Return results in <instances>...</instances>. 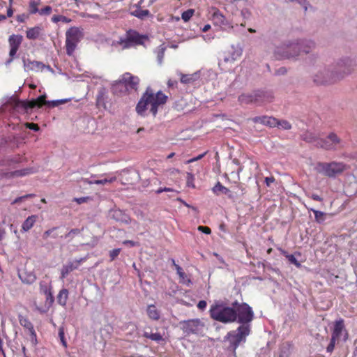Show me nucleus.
Segmentation results:
<instances>
[{
    "label": "nucleus",
    "instance_id": "obj_1",
    "mask_svg": "<svg viewBox=\"0 0 357 357\" xmlns=\"http://www.w3.org/2000/svg\"><path fill=\"white\" fill-rule=\"evenodd\" d=\"M232 307L236 314V321L241 325L236 331H230L226 336L229 344L228 349L235 351L241 342H245L250 333V325L254 318L252 307L245 303H238L237 301L232 303Z\"/></svg>",
    "mask_w": 357,
    "mask_h": 357
},
{
    "label": "nucleus",
    "instance_id": "obj_2",
    "mask_svg": "<svg viewBox=\"0 0 357 357\" xmlns=\"http://www.w3.org/2000/svg\"><path fill=\"white\" fill-rule=\"evenodd\" d=\"M351 61L349 58H344L331 66H321L313 74V82L317 84L333 83L349 73V67Z\"/></svg>",
    "mask_w": 357,
    "mask_h": 357
},
{
    "label": "nucleus",
    "instance_id": "obj_3",
    "mask_svg": "<svg viewBox=\"0 0 357 357\" xmlns=\"http://www.w3.org/2000/svg\"><path fill=\"white\" fill-rule=\"evenodd\" d=\"M167 98V96L161 91L154 93L152 89L148 86L138 101L135 110L141 116H145L147 106L151 105L150 112L155 117L158 113V107L165 105Z\"/></svg>",
    "mask_w": 357,
    "mask_h": 357
},
{
    "label": "nucleus",
    "instance_id": "obj_4",
    "mask_svg": "<svg viewBox=\"0 0 357 357\" xmlns=\"http://www.w3.org/2000/svg\"><path fill=\"white\" fill-rule=\"evenodd\" d=\"M211 317L221 323L227 324L236 321V314L231 306L227 305L222 301H215L209 310Z\"/></svg>",
    "mask_w": 357,
    "mask_h": 357
},
{
    "label": "nucleus",
    "instance_id": "obj_5",
    "mask_svg": "<svg viewBox=\"0 0 357 357\" xmlns=\"http://www.w3.org/2000/svg\"><path fill=\"white\" fill-rule=\"evenodd\" d=\"M273 98V94L270 91L257 90L252 93H242L238 96V101L241 104H252L254 103L260 106L266 102L272 101Z\"/></svg>",
    "mask_w": 357,
    "mask_h": 357
},
{
    "label": "nucleus",
    "instance_id": "obj_6",
    "mask_svg": "<svg viewBox=\"0 0 357 357\" xmlns=\"http://www.w3.org/2000/svg\"><path fill=\"white\" fill-rule=\"evenodd\" d=\"M347 168V165L342 162L333 161L331 162H319L314 169L320 174L329 178H335L341 174Z\"/></svg>",
    "mask_w": 357,
    "mask_h": 357
},
{
    "label": "nucleus",
    "instance_id": "obj_7",
    "mask_svg": "<svg viewBox=\"0 0 357 357\" xmlns=\"http://www.w3.org/2000/svg\"><path fill=\"white\" fill-rule=\"evenodd\" d=\"M300 53L297 39L287 40L275 50V54L280 59H296Z\"/></svg>",
    "mask_w": 357,
    "mask_h": 357
},
{
    "label": "nucleus",
    "instance_id": "obj_8",
    "mask_svg": "<svg viewBox=\"0 0 357 357\" xmlns=\"http://www.w3.org/2000/svg\"><path fill=\"white\" fill-rule=\"evenodd\" d=\"M46 100V95H41L36 99L31 100H20L15 97H11L8 103L11 105L15 109H22L28 112L29 110L38 107H41L43 105H48Z\"/></svg>",
    "mask_w": 357,
    "mask_h": 357
},
{
    "label": "nucleus",
    "instance_id": "obj_9",
    "mask_svg": "<svg viewBox=\"0 0 357 357\" xmlns=\"http://www.w3.org/2000/svg\"><path fill=\"white\" fill-rule=\"evenodd\" d=\"M148 40L147 35L139 34L135 30L129 29L124 37L120 38L118 44L122 47V49H128L133 46L144 45Z\"/></svg>",
    "mask_w": 357,
    "mask_h": 357
},
{
    "label": "nucleus",
    "instance_id": "obj_10",
    "mask_svg": "<svg viewBox=\"0 0 357 357\" xmlns=\"http://www.w3.org/2000/svg\"><path fill=\"white\" fill-rule=\"evenodd\" d=\"M66 53L70 56L73 54L77 43L83 38L82 29L78 27H70L66 32Z\"/></svg>",
    "mask_w": 357,
    "mask_h": 357
},
{
    "label": "nucleus",
    "instance_id": "obj_11",
    "mask_svg": "<svg viewBox=\"0 0 357 357\" xmlns=\"http://www.w3.org/2000/svg\"><path fill=\"white\" fill-rule=\"evenodd\" d=\"M317 147L327 151H335L343 147L342 140L334 132H331L325 139H321Z\"/></svg>",
    "mask_w": 357,
    "mask_h": 357
},
{
    "label": "nucleus",
    "instance_id": "obj_12",
    "mask_svg": "<svg viewBox=\"0 0 357 357\" xmlns=\"http://www.w3.org/2000/svg\"><path fill=\"white\" fill-rule=\"evenodd\" d=\"M180 324L183 333L187 335L201 334L204 328V324L199 319L185 320Z\"/></svg>",
    "mask_w": 357,
    "mask_h": 357
},
{
    "label": "nucleus",
    "instance_id": "obj_13",
    "mask_svg": "<svg viewBox=\"0 0 357 357\" xmlns=\"http://www.w3.org/2000/svg\"><path fill=\"white\" fill-rule=\"evenodd\" d=\"M23 37L20 34H12L8 38V44L10 47L9 59L6 61V65L8 66L12 63L15 58L18 49L22 44Z\"/></svg>",
    "mask_w": 357,
    "mask_h": 357
},
{
    "label": "nucleus",
    "instance_id": "obj_14",
    "mask_svg": "<svg viewBox=\"0 0 357 357\" xmlns=\"http://www.w3.org/2000/svg\"><path fill=\"white\" fill-rule=\"evenodd\" d=\"M18 277L22 283L29 285L33 284L37 279L34 270L26 266L18 271Z\"/></svg>",
    "mask_w": 357,
    "mask_h": 357
},
{
    "label": "nucleus",
    "instance_id": "obj_15",
    "mask_svg": "<svg viewBox=\"0 0 357 357\" xmlns=\"http://www.w3.org/2000/svg\"><path fill=\"white\" fill-rule=\"evenodd\" d=\"M243 53V49L240 45H232L231 50L223 54V61L225 63H234Z\"/></svg>",
    "mask_w": 357,
    "mask_h": 357
},
{
    "label": "nucleus",
    "instance_id": "obj_16",
    "mask_svg": "<svg viewBox=\"0 0 357 357\" xmlns=\"http://www.w3.org/2000/svg\"><path fill=\"white\" fill-rule=\"evenodd\" d=\"M108 217L109 218L112 219L116 222L127 225L131 222L130 216L128 214H126L124 211L119 208L109 210Z\"/></svg>",
    "mask_w": 357,
    "mask_h": 357
},
{
    "label": "nucleus",
    "instance_id": "obj_17",
    "mask_svg": "<svg viewBox=\"0 0 357 357\" xmlns=\"http://www.w3.org/2000/svg\"><path fill=\"white\" fill-rule=\"evenodd\" d=\"M85 260L86 258L83 257L73 261H69L66 264L63 265L61 270V279L63 280L66 278L70 272L77 269L79 265Z\"/></svg>",
    "mask_w": 357,
    "mask_h": 357
},
{
    "label": "nucleus",
    "instance_id": "obj_18",
    "mask_svg": "<svg viewBox=\"0 0 357 357\" xmlns=\"http://www.w3.org/2000/svg\"><path fill=\"white\" fill-rule=\"evenodd\" d=\"M248 121H251L254 123H259L269 128H275L276 127V123H278V119L266 115L250 118L248 119Z\"/></svg>",
    "mask_w": 357,
    "mask_h": 357
},
{
    "label": "nucleus",
    "instance_id": "obj_19",
    "mask_svg": "<svg viewBox=\"0 0 357 357\" xmlns=\"http://www.w3.org/2000/svg\"><path fill=\"white\" fill-rule=\"evenodd\" d=\"M23 66L25 71H39L42 70L44 68H47L48 70H52L50 66H46L42 62L36 61H31L29 59H25L23 58Z\"/></svg>",
    "mask_w": 357,
    "mask_h": 357
},
{
    "label": "nucleus",
    "instance_id": "obj_20",
    "mask_svg": "<svg viewBox=\"0 0 357 357\" xmlns=\"http://www.w3.org/2000/svg\"><path fill=\"white\" fill-rule=\"evenodd\" d=\"M19 321L21 326L28 330L31 336V340L36 344L37 342V335L32 323L27 318L21 315L19 316Z\"/></svg>",
    "mask_w": 357,
    "mask_h": 357
},
{
    "label": "nucleus",
    "instance_id": "obj_21",
    "mask_svg": "<svg viewBox=\"0 0 357 357\" xmlns=\"http://www.w3.org/2000/svg\"><path fill=\"white\" fill-rule=\"evenodd\" d=\"M122 77L128 89L130 88L135 91L137 90L139 83V79L138 77L134 76L129 73H126L122 75Z\"/></svg>",
    "mask_w": 357,
    "mask_h": 357
},
{
    "label": "nucleus",
    "instance_id": "obj_22",
    "mask_svg": "<svg viewBox=\"0 0 357 357\" xmlns=\"http://www.w3.org/2000/svg\"><path fill=\"white\" fill-rule=\"evenodd\" d=\"M297 41L298 42L301 52L308 54L316 47V43L312 40L297 39Z\"/></svg>",
    "mask_w": 357,
    "mask_h": 357
},
{
    "label": "nucleus",
    "instance_id": "obj_23",
    "mask_svg": "<svg viewBox=\"0 0 357 357\" xmlns=\"http://www.w3.org/2000/svg\"><path fill=\"white\" fill-rule=\"evenodd\" d=\"M130 15L140 20H144L150 15L149 10H142L139 5H134L130 8Z\"/></svg>",
    "mask_w": 357,
    "mask_h": 357
},
{
    "label": "nucleus",
    "instance_id": "obj_24",
    "mask_svg": "<svg viewBox=\"0 0 357 357\" xmlns=\"http://www.w3.org/2000/svg\"><path fill=\"white\" fill-rule=\"evenodd\" d=\"M112 91L113 93L116 95H121L123 93H126L128 91L126 84L124 83L123 80L122 76L121 79L118 81H116L112 86Z\"/></svg>",
    "mask_w": 357,
    "mask_h": 357
},
{
    "label": "nucleus",
    "instance_id": "obj_25",
    "mask_svg": "<svg viewBox=\"0 0 357 357\" xmlns=\"http://www.w3.org/2000/svg\"><path fill=\"white\" fill-rule=\"evenodd\" d=\"M344 321L342 319H340L335 321L334 325V329L332 334V338L339 340L344 332Z\"/></svg>",
    "mask_w": 357,
    "mask_h": 357
},
{
    "label": "nucleus",
    "instance_id": "obj_26",
    "mask_svg": "<svg viewBox=\"0 0 357 357\" xmlns=\"http://www.w3.org/2000/svg\"><path fill=\"white\" fill-rule=\"evenodd\" d=\"M213 20L216 24H220V25L225 26V29L227 27H228L229 29H233L234 28L233 25H231V24L228 20H227L225 17L218 12L214 13Z\"/></svg>",
    "mask_w": 357,
    "mask_h": 357
},
{
    "label": "nucleus",
    "instance_id": "obj_27",
    "mask_svg": "<svg viewBox=\"0 0 357 357\" xmlns=\"http://www.w3.org/2000/svg\"><path fill=\"white\" fill-rule=\"evenodd\" d=\"M42 31L43 29L39 26L29 28L26 31V36L29 40H36L40 36Z\"/></svg>",
    "mask_w": 357,
    "mask_h": 357
},
{
    "label": "nucleus",
    "instance_id": "obj_28",
    "mask_svg": "<svg viewBox=\"0 0 357 357\" xmlns=\"http://www.w3.org/2000/svg\"><path fill=\"white\" fill-rule=\"evenodd\" d=\"M213 192L217 195L220 193L227 195L230 199L234 197L231 190L223 186L220 182H218L216 185L213 188Z\"/></svg>",
    "mask_w": 357,
    "mask_h": 357
},
{
    "label": "nucleus",
    "instance_id": "obj_29",
    "mask_svg": "<svg viewBox=\"0 0 357 357\" xmlns=\"http://www.w3.org/2000/svg\"><path fill=\"white\" fill-rule=\"evenodd\" d=\"M301 139L307 142V143H313L317 146L318 144V142L320 141V138H319L314 133L310 132H305L301 136Z\"/></svg>",
    "mask_w": 357,
    "mask_h": 357
},
{
    "label": "nucleus",
    "instance_id": "obj_30",
    "mask_svg": "<svg viewBox=\"0 0 357 357\" xmlns=\"http://www.w3.org/2000/svg\"><path fill=\"white\" fill-rule=\"evenodd\" d=\"M199 77V75L198 73L188 75L181 74V82L183 84H188L197 81Z\"/></svg>",
    "mask_w": 357,
    "mask_h": 357
},
{
    "label": "nucleus",
    "instance_id": "obj_31",
    "mask_svg": "<svg viewBox=\"0 0 357 357\" xmlns=\"http://www.w3.org/2000/svg\"><path fill=\"white\" fill-rule=\"evenodd\" d=\"M68 298V290L67 289H62L57 295V302L61 306H65L67 303Z\"/></svg>",
    "mask_w": 357,
    "mask_h": 357
},
{
    "label": "nucleus",
    "instance_id": "obj_32",
    "mask_svg": "<svg viewBox=\"0 0 357 357\" xmlns=\"http://www.w3.org/2000/svg\"><path fill=\"white\" fill-rule=\"evenodd\" d=\"M36 220V215L29 216L22 223V229L24 231H28L29 229H31L33 227Z\"/></svg>",
    "mask_w": 357,
    "mask_h": 357
},
{
    "label": "nucleus",
    "instance_id": "obj_33",
    "mask_svg": "<svg viewBox=\"0 0 357 357\" xmlns=\"http://www.w3.org/2000/svg\"><path fill=\"white\" fill-rule=\"evenodd\" d=\"M147 314L149 318L153 320H158L160 318V313L154 305H148Z\"/></svg>",
    "mask_w": 357,
    "mask_h": 357
},
{
    "label": "nucleus",
    "instance_id": "obj_34",
    "mask_svg": "<svg viewBox=\"0 0 357 357\" xmlns=\"http://www.w3.org/2000/svg\"><path fill=\"white\" fill-rule=\"evenodd\" d=\"M32 172L31 169L26 168L20 170H16L10 173H6L5 175L8 176V175L10 176L13 177H18V176H26L27 174H29Z\"/></svg>",
    "mask_w": 357,
    "mask_h": 357
},
{
    "label": "nucleus",
    "instance_id": "obj_35",
    "mask_svg": "<svg viewBox=\"0 0 357 357\" xmlns=\"http://www.w3.org/2000/svg\"><path fill=\"white\" fill-rule=\"evenodd\" d=\"M165 50H166V47L164 46L163 45H160L155 50V53L157 55V61H158V63L159 65H162V63Z\"/></svg>",
    "mask_w": 357,
    "mask_h": 357
},
{
    "label": "nucleus",
    "instance_id": "obj_36",
    "mask_svg": "<svg viewBox=\"0 0 357 357\" xmlns=\"http://www.w3.org/2000/svg\"><path fill=\"white\" fill-rule=\"evenodd\" d=\"M310 211L314 213L315 221L317 223L321 224L325 221L326 217L327 215L326 213L313 208H310Z\"/></svg>",
    "mask_w": 357,
    "mask_h": 357
},
{
    "label": "nucleus",
    "instance_id": "obj_37",
    "mask_svg": "<svg viewBox=\"0 0 357 357\" xmlns=\"http://www.w3.org/2000/svg\"><path fill=\"white\" fill-rule=\"evenodd\" d=\"M107 96L106 89L105 88H100L98 90V93L97 95V104L100 105L105 104V100Z\"/></svg>",
    "mask_w": 357,
    "mask_h": 357
},
{
    "label": "nucleus",
    "instance_id": "obj_38",
    "mask_svg": "<svg viewBox=\"0 0 357 357\" xmlns=\"http://www.w3.org/2000/svg\"><path fill=\"white\" fill-rule=\"evenodd\" d=\"M40 286V292L41 294H45L48 293V291H52V286L50 282H47L45 280H41L39 283Z\"/></svg>",
    "mask_w": 357,
    "mask_h": 357
},
{
    "label": "nucleus",
    "instance_id": "obj_39",
    "mask_svg": "<svg viewBox=\"0 0 357 357\" xmlns=\"http://www.w3.org/2000/svg\"><path fill=\"white\" fill-rule=\"evenodd\" d=\"M82 230H83V229H77V228L72 229L70 230V231L68 233L65 234L64 238H66V239H68V241H70L75 236L79 234Z\"/></svg>",
    "mask_w": 357,
    "mask_h": 357
},
{
    "label": "nucleus",
    "instance_id": "obj_40",
    "mask_svg": "<svg viewBox=\"0 0 357 357\" xmlns=\"http://www.w3.org/2000/svg\"><path fill=\"white\" fill-rule=\"evenodd\" d=\"M52 21L54 23H57L60 21H61L64 23H69L71 22V19L68 18L63 15H54L52 17Z\"/></svg>",
    "mask_w": 357,
    "mask_h": 357
},
{
    "label": "nucleus",
    "instance_id": "obj_41",
    "mask_svg": "<svg viewBox=\"0 0 357 357\" xmlns=\"http://www.w3.org/2000/svg\"><path fill=\"white\" fill-rule=\"evenodd\" d=\"M276 127H281L284 130H290L291 128V123L286 120H278Z\"/></svg>",
    "mask_w": 357,
    "mask_h": 357
},
{
    "label": "nucleus",
    "instance_id": "obj_42",
    "mask_svg": "<svg viewBox=\"0 0 357 357\" xmlns=\"http://www.w3.org/2000/svg\"><path fill=\"white\" fill-rule=\"evenodd\" d=\"M116 180V177H111L109 178H104V179H98L93 180L94 184L97 185H105L107 183H111Z\"/></svg>",
    "mask_w": 357,
    "mask_h": 357
},
{
    "label": "nucleus",
    "instance_id": "obj_43",
    "mask_svg": "<svg viewBox=\"0 0 357 357\" xmlns=\"http://www.w3.org/2000/svg\"><path fill=\"white\" fill-rule=\"evenodd\" d=\"M195 10L193 9H188L184 11L181 15V18L184 22H188L193 15Z\"/></svg>",
    "mask_w": 357,
    "mask_h": 357
},
{
    "label": "nucleus",
    "instance_id": "obj_44",
    "mask_svg": "<svg viewBox=\"0 0 357 357\" xmlns=\"http://www.w3.org/2000/svg\"><path fill=\"white\" fill-rule=\"evenodd\" d=\"M195 176L192 173H187L186 176V184L187 186L190 188H195L194 184Z\"/></svg>",
    "mask_w": 357,
    "mask_h": 357
},
{
    "label": "nucleus",
    "instance_id": "obj_45",
    "mask_svg": "<svg viewBox=\"0 0 357 357\" xmlns=\"http://www.w3.org/2000/svg\"><path fill=\"white\" fill-rule=\"evenodd\" d=\"M29 8L31 14H35L36 13H39L40 11L38 8V3L35 1H32L29 3Z\"/></svg>",
    "mask_w": 357,
    "mask_h": 357
},
{
    "label": "nucleus",
    "instance_id": "obj_46",
    "mask_svg": "<svg viewBox=\"0 0 357 357\" xmlns=\"http://www.w3.org/2000/svg\"><path fill=\"white\" fill-rule=\"evenodd\" d=\"M59 337L60 338V340H61V342L62 345L64 347H67V342H66V338H65L63 328H60L59 329Z\"/></svg>",
    "mask_w": 357,
    "mask_h": 357
},
{
    "label": "nucleus",
    "instance_id": "obj_47",
    "mask_svg": "<svg viewBox=\"0 0 357 357\" xmlns=\"http://www.w3.org/2000/svg\"><path fill=\"white\" fill-rule=\"evenodd\" d=\"M46 296V304H47L49 306H51L54 301V297L52 294V291H48V293L45 294Z\"/></svg>",
    "mask_w": 357,
    "mask_h": 357
},
{
    "label": "nucleus",
    "instance_id": "obj_48",
    "mask_svg": "<svg viewBox=\"0 0 357 357\" xmlns=\"http://www.w3.org/2000/svg\"><path fill=\"white\" fill-rule=\"evenodd\" d=\"M241 15L244 20L250 19L252 13L248 8H243L241 11Z\"/></svg>",
    "mask_w": 357,
    "mask_h": 357
},
{
    "label": "nucleus",
    "instance_id": "obj_49",
    "mask_svg": "<svg viewBox=\"0 0 357 357\" xmlns=\"http://www.w3.org/2000/svg\"><path fill=\"white\" fill-rule=\"evenodd\" d=\"M287 258L291 264H294L296 267L299 268L301 266V263L298 262V261L293 255H287Z\"/></svg>",
    "mask_w": 357,
    "mask_h": 357
},
{
    "label": "nucleus",
    "instance_id": "obj_50",
    "mask_svg": "<svg viewBox=\"0 0 357 357\" xmlns=\"http://www.w3.org/2000/svg\"><path fill=\"white\" fill-rule=\"evenodd\" d=\"M149 339L159 342L162 340V336L159 333H151L149 335Z\"/></svg>",
    "mask_w": 357,
    "mask_h": 357
},
{
    "label": "nucleus",
    "instance_id": "obj_51",
    "mask_svg": "<svg viewBox=\"0 0 357 357\" xmlns=\"http://www.w3.org/2000/svg\"><path fill=\"white\" fill-rule=\"evenodd\" d=\"M52 8L50 6H46L39 11V14L41 15H48L52 13Z\"/></svg>",
    "mask_w": 357,
    "mask_h": 357
},
{
    "label": "nucleus",
    "instance_id": "obj_52",
    "mask_svg": "<svg viewBox=\"0 0 357 357\" xmlns=\"http://www.w3.org/2000/svg\"><path fill=\"white\" fill-rule=\"evenodd\" d=\"M120 252H121V248H116V249H114V250H111L109 252L110 260L111 261L114 260L116 259V257H118Z\"/></svg>",
    "mask_w": 357,
    "mask_h": 357
},
{
    "label": "nucleus",
    "instance_id": "obj_53",
    "mask_svg": "<svg viewBox=\"0 0 357 357\" xmlns=\"http://www.w3.org/2000/svg\"><path fill=\"white\" fill-rule=\"evenodd\" d=\"M59 229V227H52V229H50L47 231H45L43 234V238H47V237L49 236H51L52 234L56 230Z\"/></svg>",
    "mask_w": 357,
    "mask_h": 357
},
{
    "label": "nucleus",
    "instance_id": "obj_54",
    "mask_svg": "<svg viewBox=\"0 0 357 357\" xmlns=\"http://www.w3.org/2000/svg\"><path fill=\"white\" fill-rule=\"evenodd\" d=\"M26 128H29V129H31L32 130L36 131V132L40 130V127L36 123H27L26 124Z\"/></svg>",
    "mask_w": 357,
    "mask_h": 357
},
{
    "label": "nucleus",
    "instance_id": "obj_55",
    "mask_svg": "<svg viewBox=\"0 0 357 357\" xmlns=\"http://www.w3.org/2000/svg\"><path fill=\"white\" fill-rule=\"evenodd\" d=\"M175 268L177 272V274L180 276L181 278H184L185 277V273L183 272L182 268L178 266V264H175Z\"/></svg>",
    "mask_w": 357,
    "mask_h": 357
},
{
    "label": "nucleus",
    "instance_id": "obj_56",
    "mask_svg": "<svg viewBox=\"0 0 357 357\" xmlns=\"http://www.w3.org/2000/svg\"><path fill=\"white\" fill-rule=\"evenodd\" d=\"M337 340L335 339H333L331 337V342L330 344L328 345L327 348H326V350L328 352H331L333 351V349H334V347H335V341Z\"/></svg>",
    "mask_w": 357,
    "mask_h": 357
},
{
    "label": "nucleus",
    "instance_id": "obj_57",
    "mask_svg": "<svg viewBox=\"0 0 357 357\" xmlns=\"http://www.w3.org/2000/svg\"><path fill=\"white\" fill-rule=\"evenodd\" d=\"M206 153L205 152V153H202V154L199 155H198V156H197V157H195V158H191V159L188 160L187 161V163H188V164H190V163H192V162H195V161H197V160H199L202 159V158L206 155Z\"/></svg>",
    "mask_w": 357,
    "mask_h": 357
},
{
    "label": "nucleus",
    "instance_id": "obj_58",
    "mask_svg": "<svg viewBox=\"0 0 357 357\" xmlns=\"http://www.w3.org/2000/svg\"><path fill=\"white\" fill-rule=\"evenodd\" d=\"M198 230L204 232V234H209L211 232V230L208 227L204 226H199Z\"/></svg>",
    "mask_w": 357,
    "mask_h": 357
},
{
    "label": "nucleus",
    "instance_id": "obj_59",
    "mask_svg": "<svg viewBox=\"0 0 357 357\" xmlns=\"http://www.w3.org/2000/svg\"><path fill=\"white\" fill-rule=\"evenodd\" d=\"M26 18L27 15L25 14L18 15L16 17L17 21L20 23L24 22Z\"/></svg>",
    "mask_w": 357,
    "mask_h": 357
},
{
    "label": "nucleus",
    "instance_id": "obj_60",
    "mask_svg": "<svg viewBox=\"0 0 357 357\" xmlns=\"http://www.w3.org/2000/svg\"><path fill=\"white\" fill-rule=\"evenodd\" d=\"M206 305H207V303L205 301H199V303L197 304V307L199 310H203L206 307Z\"/></svg>",
    "mask_w": 357,
    "mask_h": 357
},
{
    "label": "nucleus",
    "instance_id": "obj_61",
    "mask_svg": "<svg viewBox=\"0 0 357 357\" xmlns=\"http://www.w3.org/2000/svg\"><path fill=\"white\" fill-rule=\"evenodd\" d=\"M275 181V178L273 176L271 177H266L265 178V183L267 186H270L272 183Z\"/></svg>",
    "mask_w": 357,
    "mask_h": 357
},
{
    "label": "nucleus",
    "instance_id": "obj_62",
    "mask_svg": "<svg viewBox=\"0 0 357 357\" xmlns=\"http://www.w3.org/2000/svg\"><path fill=\"white\" fill-rule=\"evenodd\" d=\"M89 199L88 197H79V198H75V201L79 204H81L82 203H84L86 202V200Z\"/></svg>",
    "mask_w": 357,
    "mask_h": 357
},
{
    "label": "nucleus",
    "instance_id": "obj_63",
    "mask_svg": "<svg viewBox=\"0 0 357 357\" xmlns=\"http://www.w3.org/2000/svg\"><path fill=\"white\" fill-rule=\"evenodd\" d=\"M287 73V69L284 67H281L278 68L276 71V74L278 75H284Z\"/></svg>",
    "mask_w": 357,
    "mask_h": 357
},
{
    "label": "nucleus",
    "instance_id": "obj_64",
    "mask_svg": "<svg viewBox=\"0 0 357 357\" xmlns=\"http://www.w3.org/2000/svg\"><path fill=\"white\" fill-rule=\"evenodd\" d=\"M310 197L313 199V200H315V201H319V202H321L323 200V199L319 196L317 194H312L310 195Z\"/></svg>",
    "mask_w": 357,
    "mask_h": 357
}]
</instances>
